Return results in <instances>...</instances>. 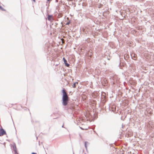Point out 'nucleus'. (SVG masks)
Segmentation results:
<instances>
[{
  "label": "nucleus",
  "mask_w": 154,
  "mask_h": 154,
  "mask_svg": "<svg viewBox=\"0 0 154 154\" xmlns=\"http://www.w3.org/2000/svg\"><path fill=\"white\" fill-rule=\"evenodd\" d=\"M62 92L63 93L62 103L63 105L66 106L69 101V97L65 90L63 89L62 90Z\"/></svg>",
  "instance_id": "f257e3e1"
},
{
  "label": "nucleus",
  "mask_w": 154,
  "mask_h": 154,
  "mask_svg": "<svg viewBox=\"0 0 154 154\" xmlns=\"http://www.w3.org/2000/svg\"><path fill=\"white\" fill-rule=\"evenodd\" d=\"M6 134L5 131L2 128L0 129V136H2Z\"/></svg>",
  "instance_id": "f03ea898"
},
{
  "label": "nucleus",
  "mask_w": 154,
  "mask_h": 154,
  "mask_svg": "<svg viewBox=\"0 0 154 154\" xmlns=\"http://www.w3.org/2000/svg\"><path fill=\"white\" fill-rule=\"evenodd\" d=\"M48 19L49 21H52L53 20V16L52 15H48Z\"/></svg>",
  "instance_id": "7ed1b4c3"
},
{
  "label": "nucleus",
  "mask_w": 154,
  "mask_h": 154,
  "mask_svg": "<svg viewBox=\"0 0 154 154\" xmlns=\"http://www.w3.org/2000/svg\"><path fill=\"white\" fill-rule=\"evenodd\" d=\"M63 60L65 64L67 66L69 67V65L67 63V61L66 60V59H65V58L64 57L63 58Z\"/></svg>",
  "instance_id": "20e7f679"
},
{
  "label": "nucleus",
  "mask_w": 154,
  "mask_h": 154,
  "mask_svg": "<svg viewBox=\"0 0 154 154\" xmlns=\"http://www.w3.org/2000/svg\"><path fill=\"white\" fill-rule=\"evenodd\" d=\"M13 150L14 152V154H18L17 151V148L15 146H13Z\"/></svg>",
  "instance_id": "39448f33"
},
{
  "label": "nucleus",
  "mask_w": 154,
  "mask_h": 154,
  "mask_svg": "<svg viewBox=\"0 0 154 154\" xmlns=\"http://www.w3.org/2000/svg\"><path fill=\"white\" fill-rule=\"evenodd\" d=\"M132 57L133 58V59L134 60H136L137 59V56L136 55H135L134 54H132L131 55Z\"/></svg>",
  "instance_id": "423d86ee"
},
{
  "label": "nucleus",
  "mask_w": 154,
  "mask_h": 154,
  "mask_svg": "<svg viewBox=\"0 0 154 154\" xmlns=\"http://www.w3.org/2000/svg\"><path fill=\"white\" fill-rule=\"evenodd\" d=\"M82 97L83 99H84V100H86V96L84 95H83L82 96Z\"/></svg>",
  "instance_id": "0eeeda50"
},
{
  "label": "nucleus",
  "mask_w": 154,
  "mask_h": 154,
  "mask_svg": "<svg viewBox=\"0 0 154 154\" xmlns=\"http://www.w3.org/2000/svg\"><path fill=\"white\" fill-rule=\"evenodd\" d=\"M13 104H9V107H11L13 106Z\"/></svg>",
  "instance_id": "6e6552de"
},
{
  "label": "nucleus",
  "mask_w": 154,
  "mask_h": 154,
  "mask_svg": "<svg viewBox=\"0 0 154 154\" xmlns=\"http://www.w3.org/2000/svg\"><path fill=\"white\" fill-rule=\"evenodd\" d=\"M73 86H74V88H75V83L74 84Z\"/></svg>",
  "instance_id": "1a4fd4ad"
},
{
  "label": "nucleus",
  "mask_w": 154,
  "mask_h": 154,
  "mask_svg": "<svg viewBox=\"0 0 154 154\" xmlns=\"http://www.w3.org/2000/svg\"><path fill=\"white\" fill-rule=\"evenodd\" d=\"M47 1L49 2V3L50 2V0H47Z\"/></svg>",
  "instance_id": "9d476101"
},
{
  "label": "nucleus",
  "mask_w": 154,
  "mask_h": 154,
  "mask_svg": "<svg viewBox=\"0 0 154 154\" xmlns=\"http://www.w3.org/2000/svg\"><path fill=\"white\" fill-rule=\"evenodd\" d=\"M32 154H37L36 153H34V152H32Z\"/></svg>",
  "instance_id": "9b49d317"
},
{
  "label": "nucleus",
  "mask_w": 154,
  "mask_h": 154,
  "mask_svg": "<svg viewBox=\"0 0 154 154\" xmlns=\"http://www.w3.org/2000/svg\"><path fill=\"white\" fill-rule=\"evenodd\" d=\"M34 2H35V0H32Z\"/></svg>",
  "instance_id": "f8f14e48"
},
{
  "label": "nucleus",
  "mask_w": 154,
  "mask_h": 154,
  "mask_svg": "<svg viewBox=\"0 0 154 154\" xmlns=\"http://www.w3.org/2000/svg\"><path fill=\"white\" fill-rule=\"evenodd\" d=\"M69 24V23H67V24Z\"/></svg>",
  "instance_id": "ddd939ff"
}]
</instances>
